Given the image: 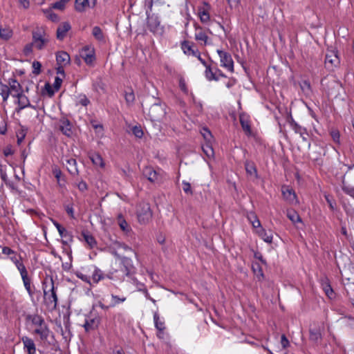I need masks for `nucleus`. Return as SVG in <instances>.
<instances>
[{"mask_svg":"<svg viewBox=\"0 0 354 354\" xmlns=\"http://www.w3.org/2000/svg\"><path fill=\"white\" fill-rule=\"evenodd\" d=\"M42 289L45 304L52 310L55 309L57 306L58 298L57 287L55 286L54 280L52 277L45 279L42 283Z\"/></svg>","mask_w":354,"mask_h":354,"instance_id":"obj_1","label":"nucleus"},{"mask_svg":"<svg viewBox=\"0 0 354 354\" xmlns=\"http://www.w3.org/2000/svg\"><path fill=\"white\" fill-rule=\"evenodd\" d=\"M28 319L34 326L32 334L39 336L41 342H46L51 332L44 319L37 314L29 315Z\"/></svg>","mask_w":354,"mask_h":354,"instance_id":"obj_2","label":"nucleus"},{"mask_svg":"<svg viewBox=\"0 0 354 354\" xmlns=\"http://www.w3.org/2000/svg\"><path fill=\"white\" fill-rule=\"evenodd\" d=\"M32 45L37 50H43L49 43L50 37L43 26L36 27L32 32Z\"/></svg>","mask_w":354,"mask_h":354,"instance_id":"obj_3","label":"nucleus"},{"mask_svg":"<svg viewBox=\"0 0 354 354\" xmlns=\"http://www.w3.org/2000/svg\"><path fill=\"white\" fill-rule=\"evenodd\" d=\"M166 105L164 103L160 102L159 100L154 102L149 109L148 116L151 121L164 122L166 118Z\"/></svg>","mask_w":354,"mask_h":354,"instance_id":"obj_4","label":"nucleus"},{"mask_svg":"<svg viewBox=\"0 0 354 354\" xmlns=\"http://www.w3.org/2000/svg\"><path fill=\"white\" fill-rule=\"evenodd\" d=\"M112 254L120 260L121 271L128 279L135 283L136 279L134 277V275L136 273L137 269L133 266L132 260L130 258L120 256L116 251H113Z\"/></svg>","mask_w":354,"mask_h":354,"instance_id":"obj_5","label":"nucleus"},{"mask_svg":"<svg viewBox=\"0 0 354 354\" xmlns=\"http://www.w3.org/2000/svg\"><path fill=\"white\" fill-rule=\"evenodd\" d=\"M321 84L328 95H337L342 87V83L334 77H324L322 80Z\"/></svg>","mask_w":354,"mask_h":354,"instance_id":"obj_6","label":"nucleus"},{"mask_svg":"<svg viewBox=\"0 0 354 354\" xmlns=\"http://www.w3.org/2000/svg\"><path fill=\"white\" fill-rule=\"evenodd\" d=\"M136 214L138 222L140 224L149 223L152 218V212L149 203L145 202L140 203L136 209Z\"/></svg>","mask_w":354,"mask_h":354,"instance_id":"obj_7","label":"nucleus"},{"mask_svg":"<svg viewBox=\"0 0 354 354\" xmlns=\"http://www.w3.org/2000/svg\"><path fill=\"white\" fill-rule=\"evenodd\" d=\"M100 322L101 317L99 316V315L93 311H91L90 314L86 316L84 324H83V327L84 328L86 332L94 330L97 328Z\"/></svg>","mask_w":354,"mask_h":354,"instance_id":"obj_8","label":"nucleus"},{"mask_svg":"<svg viewBox=\"0 0 354 354\" xmlns=\"http://www.w3.org/2000/svg\"><path fill=\"white\" fill-rule=\"evenodd\" d=\"M194 39L196 41L203 46L209 45L212 44V41L207 36L206 31L201 26L197 24H194Z\"/></svg>","mask_w":354,"mask_h":354,"instance_id":"obj_9","label":"nucleus"},{"mask_svg":"<svg viewBox=\"0 0 354 354\" xmlns=\"http://www.w3.org/2000/svg\"><path fill=\"white\" fill-rule=\"evenodd\" d=\"M217 53L220 57L221 66L226 68L228 71L233 72L234 62L231 55L221 50H217Z\"/></svg>","mask_w":354,"mask_h":354,"instance_id":"obj_10","label":"nucleus"},{"mask_svg":"<svg viewBox=\"0 0 354 354\" xmlns=\"http://www.w3.org/2000/svg\"><path fill=\"white\" fill-rule=\"evenodd\" d=\"M339 64V59L337 53L335 51H330L326 54L325 57V65L326 67L330 70H332L334 67H336Z\"/></svg>","mask_w":354,"mask_h":354,"instance_id":"obj_11","label":"nucleus"},{"mask_svg":"<svg viewBox=\"0 0 354 354\" xmlns=\"http://www.w3.org/2000/svg\"><path fill=\"white\" fill-rule=\"evenodd\" d=\"M210 8L209 3L205 1L203 2V6L199 7L198 9V15L203 24H207L210 19L209 13Z\"/></svg>","mask_w":354,"mask_h":354,"instance_id":"obj_12","label":"nucleus"},{"mask_svg":"<svg viewBox=\"0 0 354 354\" xmlns=\"http://www.w3.org/2000/svg\"><path fill=\"white\" fill-rule=\"evenodd\" d=\"M96 4V0H75V9L77 12H84L87 8H93Z\"/></svg>","mask_w":354,"mask_h":354,"instance_id":"obj_13","label":"nucleus"},{"mask_svg":"<svg viewBox=\"0 0 354 354\" xmlns=\"http://www.w3.org/2000/svg\"><path fill=\"white\" fill-rule=\"evenodd\" d=\"M81 57L87 64H92L95 59L94 48L89 46L84 47L81 53Z\"/></svg>","mask_w":354,"mask_h":354,"instance_id":"obj_14","label":"nucleus"},{"mask_svg":"<svg viewBox=\"0 0 354 354\" xmlns=\"http://www.w3.org/2000/svg\"><path fill=\"white\" fill-rule=\"evenodd\" d=\"M282 194L284 199L290 204H297L298 203L297 196L295 192L288 187H282Z\"/></svg>","mask_w":354,"mask_h":354,"instance_id":"obj_15","label":"nucleus"},{"mask_svg":"<svg viewBox=\"0 0 354 354\" xmlns=\"http://www.w3.org/2000/svg\"><path fill=\"white\" fill-rule=\"evenodd\" d=\"M181 48L187 55L195 56L198 54V50L195 44L189 41L182 42Z\"/></svg>","mask_w":354,"mask_h":354,"instance_id":"obj_16","label":"nucleus"},{"mask_svg":"<svg viewBox=\"0 0 354 354\" xmlns=\"http://www.w3.org/2000/svg\"><path fill=\"white\" fill-rule=\"evenodd\" d=\"M8 86L9 90L10 91V94L14 97H17L21 93H22V88L20 84L13 78L9 79L8 80Z\"/></svg>","mask_w":354,"mask_h":354,"instance_id":"obj_17","label":"nucleus"},{"mask_svg":"<svg viewBox=\"0 0 354 354\" xmlns=\"http://www.w3.org/2000/svg\"><path fill=\"white\" fill-rule=\"evenodd\" d=\"M71 29V26L68 22L61 23L56 31L57 39L59 41H62L66 37L67 32Z\"/></svg>","mask_w":354,"mask_h":354,"instance_id":"obj_18","label":"nucleus"},{"mask_svg":"<svg viewBox=\"0 0 354 354\" xmlns=\"http://www.w3.org/2000/svg\"><path fill=\"white\" fill-rule=\"evenodd\" d=\"M153 321L155 327L158 330L157 336L160 339L163 338V331L165 329V321L160 318L158 313L156 312L153 314Z\"/></svg>","mask_w":354,"mask_h":354,"instance_id":"obj_19","label":"nucleus"},{"mask_svg":"<svg viewBox=\"0 0 354 354\" xmlns=\"http://www.w3.org/2000/svg\"><path fill=\"white\" fill-rule=\"evenodd\" d=\"M147 24L150 31L153 33L160 32L162 28H160V21L156 16H151L147 18Z\"/></svg>","mask_w":354,"mask_h":354,"instance_id":"obj_20","label":"nucleus"},{"mask_svg":"<svg viewBox=\"0 0 354 354\" xmlns=\"http://www.w3.org/2000/svg\"><path fill=\"white\" fill-rule=\"evenodd\" d=\"M64 161H65V162H64V164L66 165L68 171L72 176L79 175V170L77 166V161L75 158H65Z\"/></svg>","mask_w":354,"mask_h":354,"instance_id":"obj_21","label":"nucleus"},{"mask_svg":"<svg viewBox=\"0 0 354 354\" xmlns=\"http://www.w3.org/2000/svg\"><path fill=\"white\" fill-rule=\"evenodd\" d=\"M21 341L24 344V348L28 353V354L36 353V346L34 341L31 338L27 336H24L21 337Z\"/></svg>","mask_w":354,"mask_h":354,"instance_id":"obj_22","label":"nucleus"},{"mask_svg":"<svg viewBox=\"0 0 354 354\" xmlns=\"http://www.w3.org/2000/svg\"><path fill=\"white\" fill-rule=\"evenodd\" d=\"M239 121L242 127L243 130L248 135L251 133V127L250 116L245 113H241L239 115Z\"/></svg>","mask_w":354,"mask_h":354,"instance_id":"obj_23","label":"nucleus"},{"mask_svg":"<svg viewBox=\"0 0 354 354\" xmlns=\"http://www.w3.org/2000/svg\"><path fill=\"white\" fill-rule=\"evenodd\" d=\"M70 55L65 51H59L56 53V62L57 65L67 66L70 63Z\"/></svg>","mask_w":354,"mask_h":354,"instance_id":"obj_24","label":"nucleus"},{"mask_svg":"<svg viewBox=\"0 0 354 354\" xmlns=\"http://www.w3.org/2000/svg\"><path fill=\"white\" fill-rule=\"evenodd\" d=\"M143 175L151 183H155L158 180V174L151 167L144 168Z\"/></svg>","mask_w":354,"mask_h":354,"instance_id":"obj_25","label":"nucleus"},{"mask_svg":"<svg viewBox=\"0 0 354 354\" xmlns=\"http://www.w3.org/2000/svg\"><path fill=\"white\" fill-rule=\"evenodd\" d=\"M59 129L64 135L68 137L71 136L73 133L71 124L67 119H63L60 120Z\"/></svg>","mask_w":354,"mask_h":354,"instance_id":"obj_26","label":"nucleus"},{"mask_svg":"<svg viewBox=\"0 0 354 354\" xmlns=\"http://www.w3.org/2000/svg\"><path fill=\"white\" fill-rule=\"evenodd\" d=\"M245 168L248 175L255 179L258 178L257 167L253 162L246 160L245 162Z\"/></svg>","mask_w":354,"mask_h":354,"instance_id":"obj_27","label":"nucleus"},{"mask_svg":"<svg viewBox=\"0 0 354 354\" xmlns=\"http://www.w3.org/2000/svg\"><path fill=\"white\" fill-rule=\"evenodd\" d=\"M13 35L12 28L8 26H0V38L4 41L9 40Z\"/></svg>","mask_w":354,"mask_h":354,"instance_id":"obj_28","label":"nucleus"},{"mask_svg":"<svg viewBox=\"0 0 354 354\" xmlns=\"http://www.w3.org/2000/svg\"><path fill=\"white\" fill-rule=\"evenodd\" d=\"M17 99H18V104H19V109H24L26 107H30L32 109H35V107L32 105H31L29 102V100L28 99V97L22 93H21L19 95H18L17 97Z\"/></svg>","mask_w":354,"mask_h":354,"instance_id":"obj_29","label":"nucleus"},{"mask_svg":"<svg viewBox=\"0 0 354 354\" xmlns=\"http://www.w3.org/2000/svg\"><path fill=\"white\" fill-rule=\"evenodd\" d=\"M118 224L120 226V229L126 234H128L131 230V227L127 223L126 220L124 218L122 214H119L118 216Z\"/></svg>","mask_w":354,"mask_h":354,"instance_id":"obj_30","label":"nucleus"},{"mask_svg":"<svg viewBox=\"0 0 354 354\" xmlns=\"http://www.w3.org/2000/svg\"><path fill=\"white\" fill-rule=\"evenodd\" d=\"M286 216L295 225H296L298 223H302L301 218L299 216V214L294 209H288L286 212Z\"/></svg>","mask_w":354,"mask_h":354,"instance_id":"obj_31","label":"nucleus"},{"mask_svg":"<svg viewBox=\"0 0 354 354\" xmlns=\"http://www.w3.org/2000/svg\"><path fill=\"white\" fill-rule=\"evenodd\" d=\"M60 236L62 238V242L64 245H67L73 241V235L71 232H68L64 228L61 232H59Z\"/></svg>","mask_w":354,"mask_h":354,"instance_id":"obj_32","label":"nucleus"},{"mask_svg":"<svg viewBox=\"0 0 354 354\" xmlns=\"http://www.w3.org/2000/svg\"><path fill=\"white\" fill-rule=\"evenodd\" d=\"M288 122L290 125V127L292 128V129L296 133H298V134H302L304 133V130H306V128L300 126L299 124H297L295 120L294 119L291 117L289 120H288Z\"/></svg>","mask_w":354,"mask_h":354,"instance_id":"obj_33","label":"nucleus"},{"mask_svg":"<svg viewBox=\"0 0 354 354\" xmlns=\"http://www.w3.org/2000/svg\"><path fill=\"white\" fill-rule=\"evenodd\" d=\"M10 91L9 90L8 85L0 82V95H1L4 102L7 101L9 95H10Z\"/></svg>","mask_w":354,"mask_h":354,"instance_id":"obj_34","label":"nucleus"},{"mask_svg":"<svg viewBox=\"0 0 354 354\" xmlns=\"http://www.w3.org/2000/svg\"><path fill=\"white\" fill-rule=\"evenodd\" d=\"M259 235L266 243H271L272 242V234L270 232H266L264 229L261 228L258 231Z\"/></svg>","mask_w":354,"mask_h":354,"instance_id":"obj_35","label":"nucleus"},{"mask_svg":"<svg viewBox=\"0 0 354 354\" xmlns=\"http://www.w3.org/2000/svg\"><path fill=\"white\" fill-rule=\"evenodd\" d=\"M90 159L93 164L102 168L104 167L103 158L99 153H93L90 156Z\"/></svg>","mask_w":354,"mask_h":354,"instance_id":"obj_36","label":"nucleus"},{"mask_svg":"<svg viewBox=\"0 0 354 354\" xmlns=\"http://www.w3.org/2000/svg\"><path fill=\"white\" fill-rule=\"evenodd\" d=\"M82 236L90 248H93L96 245V241L94 237L88 232H83Z\"/></svg>","mask_w":354,"mask_h":354,"instance_id":"obj_37","label":"nucleus"},{"mask_svg":"<svg viewBox=\"0 0 354 354\" xmlns=\"http://www.w3.org/2000/svg\"><path fill=\"white\" fill-rule=\"evenodd\" d=\"M92 268L93 269V271L91 279H92L93 283H97L103 278V274L102 271L98 268L94 266H92Z\"/></svg>","mask_w":354,"mask_h":354,"instance_id":"obj_38","label":"nucleus"},{"mask_svg":"<svg viewBox=\"0 0 354 354\" xmlns=\"http://www.w3.org/2000/svg\"><path fill=\"white\" fill-rule=\"evenodd\" d=\"M322 339L321 331L319 328L310 329V339L314 342H318Z\"/></svg>","mask_w":354,"mask_h":354,"instance_id":"obj_39","label":"nucleus"},{"mask_svg":"<svg viewBox=\"0 0 354 354\" xmlns=\"http://www.w3.org/2000/svg\"><path fill=\"white\" fill-rule=\"evenodd\" d=\"M124 99L128 105H132L135 101V95L132 88H128L124 93Z\"/></svg>","mask_w":354,"mask_h":354,"instance_id":"obj_40","label":"nucleus"},{"mask_svg":"<svg viewBox=\"0 0 354 354\" xmlns=\"http://www.w3.org/2000/svg\"><path fill=\"white\" fill-rule=\"evenodd\" d=\"M202 149L203 153L208 157L211 158L214 156V150L212 146V142H205V144L202 145Z\"/></svg>","mask_w":354,"mask_h":354,"instance_id":"obj_41","label":"nucleus"},{"mask_svg":"<svg viewBox=\"0 0 354 354\" xmlns=\"http://www.w3.org/2000/svg\"><path fill=\"white\" fill-rule=\"evenodd\" d=\"M15 266L17 268L20 274H21V279L22 278H24V277H28V271L26 268V266H24V264L20 261H16L15 262Z\"/></svg>","mask_w":354,"mask_h":354,"instance_id":"obj_42","label":"nucleus"},{"mask_svg":"<svg viewBox=\"0 0 354 354\" xmlns=\"http://www.w3.org/2000/svg\"><path fill=\"white\" fill-rule=\"evenodd\" d=\"M322 287H323V290H324L326 295L329 297H331V296L333 294V290L330 285L329 284L328 280L327 279H326L325 280L323 281Z\"/></svg>","mask_w":354,"mask_h":354,"instance_id":"obj_43","label":"nucleus"},{"mask_svg":"<svg viewBox=\"0 0 354 354\" xmlns=\"http://www.w3.org/2000/svg\"><path fill=\"white\" fill-rule=\"evenodd\" d=\"M22 281H23V283H24V286L26 288V290H27L29 296L32 298V296H33V292L31 289V280L30 279L27 277H24V278H22Z\"/></svg>","mask_w":354,"mask_h":354,"instance_id":"obj_44","label":"nucleus"},{"mask_svg":"<svg viewBox=\"0 0 354 354\" xmlns=\"http://www.w3.org/2000/svg\"><path fill=\"white\" fill-rule=\"evenodd\" d=\"M127 298L125 297H120L117 295H111V302L110 304L111 307H114L120 303L125 301Z\"/></svg>","mask_w":354,"mask_h":354,"instance_id":"obj_45","label":"nucleus"},{"mask_svg":"<svg viewBox=\"0 0 354 354\" xmlns=\"http://www.w3.org/2000/svg\"><path fill=\"white\" fill-rule=\"evenodd\" d=\"M92 34L99 41L104 40V35L102 29L99 26H95L93 28Z\"/></svg>","mask_w":354,"mask_h":354,"instance_id":"obj_46","label":"nucleus"},{"mask_svg":"<svg viewBox=\"0 0 354 354\" xmlns=\"http://www.w3.org/2000/svg\"><path fill=\"white\" fill-rule=\"evenodd\" d=\"M205 77L208 80H218V77L216 76V73H214L212 68L207 66L205 70Z\"/></svg>","mask_w":354,"mask_h":354,"instance_id":"obj_47","label":"nucleus"},{"mask_svg":"<svg viewBox=\"0 0 354 354\" xmlns=\"http://www.w3.org/2000/svg\"><path fill=\"white\" fill-rule=\"evenodd\" d=\"M44 13L46 14V17L52 21L55 22L59 20L58 15L53 12L50 8L45 10Z\"/></svg>","mask_w":354,"mask_h":354,"instance_id":"obj_48","label":"nucleus"},{"mask_svg":"<svg viewBox=\"0 0 354 354\" xmlns=\"http://www.w3.org/2000/svg\"><path fill=\"white\" fill-rule=\"evenodd\" d=\"M201 134L204 139L205 140V142H212L213 138L212 136L211 132L207 128H203L201 130Z\"/></svg>","mask_w":354,"mask_h":354,"instance_id":"obj_49","label":"nucleus"},{"mask_svg":"<svg viewBox=\"0 0 354 354\" xmlns=\"http://www.w3.org/2000/svg\"><path fill=\"white\" fill-rule=\"evenodd\" d=\"M93 86L94 89L97 91L102 90V92H104L105 91V84H104L101 78H99L96 82H94L93 84Z\"/></svg>","mask_w":354,"mask_h":354,"instance_id":"obj_50","label":"nucleus"},{"mask_svg":"<svg viewBox=\"0 0 354 354\" xmlns=\"http://www.w3.org/2000/svg\"><path fill=\"white\" fill-rule=\"evenodd\" d=\"M133 134L138 138H141L143 136V130L142 129L140 126H134L132 128Z\"/></svg>","mask_w":354,"mask_h":354,"instance_id":"obj_51","label":"nucleus"},{"mask_svg":"<svg viewBox=\"0 0 354 354\" xmlns=\"http://www.w3.org/2000/svg\"><path fill=\"white\" fill-rule=\"evenodd\" d=\"M75 274L79 279H82L83 281L88 283L89 284L92 283L91 281V277L89 275L83 274L82 272L79 271L76 272Z\"/></svg>","mask_w":354,"mask_h":354,"instance_id":"obj_52","label":"nucleus"},{"mask_svg":"<svg viewBox=\"0 0 354 354\" xmlns=\"http://www.w3.org/2000/svg\"><path fill=\"white\" fill-rule=\"evenodd\" d=\"M342 190L345 194L354 198V187L343 185Z\"/></svg>","mask_w":354,"mask_h":354,"instance_id":"obj_53","label":"nucleus"},{"mask_svg":"<svg viewBox=\"0 0 354 354\" xmlns=\"http://www.w3.org/2000/svg\"><path fill=\"white\" fill-rule=\"evenodd\" d=\"M78 104L84 106H86L88 104H90V100L85 95H80L78 97Z\"/></svg>","mask_w":354,"mask_h":354,"instance_id":"obj_54","label":"nucleus"},{"mask_svg":"<svg viewBox=\"0 0 354 354\" xmlns=\"http://www.w3.org/2000/svg\"><path fill=\"white\" fill-rule=\"evenodd\" d=\"M41 64L39 62L35 61L32 63L33 71L32 73L35 75H38L41 72Z\"/></svg>","mask_w":354,"mask_h":354,"instance_id":"obj_55","label":"nucleus"},{"mask_svg":"<svg viewBox=\"0 0 354 354\" xmlns=\"http://www.w3.org/2000/svg\"><path fill=\"white\" fill-rule=\"evenodd\" d=\"M115 245L118 248H122L123 249L124 251L126 252H133V250L131 248H130L129 245H127V244L124 243H121V242H115Z\"/></svg>","mask_w":354,"mask_h":354,"instance_id":"obj_56","label":"nucleus"},{"mask_svg":"<svg viewBox=\"0 0 354 354\" xmlns=\"http://www.w3.org/2000/svg\"><path fill=\"white\" fill-rule=\"evenodd\" d=\"M77 187L78 189L82 192H84L88 189V185L86 183L82 180H81L78 183H77Z\"/></svg>","mask_w":354,"mask_h":354,"instance_id":"obj_57","label":"nucleus"},{"mask_svg":"<svg viewBox=\"0 0 354 354\" xmlns=\"http://www.w3.org/2000/svg\"><path fill=\"white\" fill-rule=\"evenodd\" d=\"M65 6L66 5L60 0L59 1L54 3L52 5L51 8L63 10L65 8Z\"/></svg>","mask_w":354,"mask_h":354,"instance_id":"obj_58","label":"nucleus"},{"mask_svg":"<svg viewBox=\"0 0 354 354\" xmlns=\"http://www.w3.org/2000/svg\"><path fill=\"white\" fill-rule=\"evenodd\" d=\"M183 189L186 194H192L191 185L186 181H183Z\"/></svg>","mask_w":354,"mask_h":354,"instance_id":"obj_59","label":"nucleus"},{"mask_svg":"<svg viewBox=\"0 0 354 354\" xmlns=\"http://www.w3.org/2000/svg\"><path fill=\"white\" fill-rule=\"evenodd\" d=\"M281 344L283 348H286L290 344L289 341L285 335H282L281 337Z\"/></svg>","mask_w":354,"mask_h":354,"instance_id":"obj_60","label":"nucleus"},{"mask_svg":"<svg viewBox=\"0 0 354 354\" xmlns=\"http://www.w3.org/2000/svg\"><path fill=\"white\" fill-rule=\"evenodd\" d=\"M241 0H227L230 8H236L240 4Z\"/></svg>","mask_w":354,"mask_h":354,"instance_id":"obj_61","label":"nucleus"},{"mask_svg":"<svg viewBox=\"0 0 354 354\" xmlns=\"http://www.w3.org/2000/svg\"><path fill=\"white\" fill-rule=\"evenodd\" d=\"M179 87L185 93H187V88L186 86L185 81L183 78H180L179 80Z\"/></svg>","mask_w":354,"mask_h":354,"instance_id":"obj_62","label":"nucleus"},{"mask_svg":"<svg viewBox=\"0 0 354 354\" xmlns=\"http://www.w3.org/2000/svg\"><path fill=\"white\" fill-rule=\"evenodd\" d=\"M2 253L6 255H10V254H15L14 250H12L11 248L6 247V246H5L2 248Z\"/></svg>","mask_w":354,"mask_h":354,"instance_id":"obj_63","label":"nucleus"},{"mask_svg":"<svg viewBox=\"0 0 354 354\" xmlns=\"http://www.w3.org/2000/svg\"><path fill=\"white\" fill-rule=\"evenodd\" d=\"M62 82V80L61 78H59V77H55V82H54V87L56 91H58L59 89Z\"/></svg>","mask_w":354,"mask_h":354,"instance_id":"obj_64","label":"nucleus"}]
</instances>
